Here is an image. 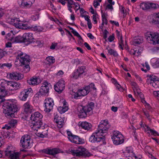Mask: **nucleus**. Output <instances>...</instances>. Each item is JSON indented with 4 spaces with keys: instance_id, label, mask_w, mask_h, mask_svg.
<instances>
[{
    "instance_id": "obj_1",
    "label": "nucleus",
    "mask_w": 159,
    "mask_h": 159,
    "mask_svg": "<svg viewBox=\"0 0 159 159\" xmlns=\"http://www.w3.org/2000/svg\"><path fill=\"white\" fill-rule=\"evenodd\" d=\"M109 128V125L107 121L101 120L96 131L89 138V141L93 143L101 142L105 145L106 144L104 142L105 139V134L107 132Z\"/></svg>"
},
{
    "instance_id": "obj_2",
    "label": "nucleus",
    "mask_w": 159,
    "mask_h": 159,
    "mask_svg": "<svg viewBox=\"0 0 159 159\" xmlns=\"http://www.w3.org/2000/svg\"><path fill=\"white\" fill-rule=\"evenodd\" d=\"M16 59L21 63L20 66L22 69V71L24 73L28 72L30 70V56L25 53L19 52H18Z\"/></svg>"
},
{
    "instance_id": "obj_3",
    "label": "nucleus",
    "mask_w": 159,
    "mask_h": 159,
    "mask_svg": "<svg viewBox=\"0 0 159 159\" xmlns=\"http://www.w3.org/2000/svg\"><path fill=\"white\" fill-rule=\"evenodd\" d=\"M94 107V103L92 102L89 103L84 107L81 106L77 108L78 114L80 118L85 117L88 115H90L93 113V109Z\"/></svg>"
},
{
    "instance_id": "obj_4",
    "label": "nucleus",
    "mask_w": 159,
    "mask_h": 159,
    "mask_svg": "<svg viewBox=\"0 0 159 159\" xmlns=\"http://www.w3.org/2000/svg\"><path fill=\"white\" fill-rule=\"evenodd\" d=\"M3 106L4 110V113L7 117L9 116L11 117L17 111V106L14 104L6 102L4 103Z\"/></svg>"
},
{
    "instance_id": "obj_5",
    "label": "nucleus",
    "mask_w": 159,
    "mask_h": 159,
    "mask_svg": "<svg viewBox=\"0 0 159 159\" xmlns=\"http://www.w3.org/2000/svg\"><path fill=\"white\" fill-rule=\"evenodd\" d=\"M70 153L73 155L77 157H89L92 155L84 148H79L78 149H75L70 148L69 149Z\"/></svg>"
},
{
    "instance_id": "obj_6",
    "label": "nucleus",
    "mask_w": 159,
    "mask_h": 159,
    "mask_svg": "<svg viewBox=\"0 0 159 159\" xmlns=\"http://www.w3.org/2000/svg\"><path fill=\"white\" fill-rule=\"evenodd\" d=\"M111 138L114 144L116 145L121 144L124 142L123 136L118 131H114L111 135Z\"/></svg>"
},
{
    "instance_id": "obj_7",
    "label": "nucleus",
    "mask_w": 159,
    "mask_h": 159,
    "mask_svg": "<svg viewBox=\"0 0 159 159\" xmlns=\"http://www.w3.org/2000/svg\"><path fill=\"white\" fill-rule=\"evenodd\" d=\"M148 41L153 45L159 44V34L157 33L148 32L146 35Z\"/></svg>"
},
{
    "instance_id": "obj_8",
    "label": "nucleus",
    "mask_w": 159,
    "mask_h": 159,
    "mask_svg": "<svg viewBox=\"0 0 159 159\" xmlns=\"http://www.w3.org/2000/svg\"><path fill=\"white\" fill-rule=\"evenodd\" d=\"M147 77L148 78L147 83L148 84H150L155 88L159 87V80L157 77L153 75H148Z\"/></svg>"
},
{
    "instance_id": "obj_9",
    "label": "nucleus",
    "mask_w": 159,
    "mask_h": 159,
    "mask_svg": "<svg viewBox=\"0 0 159 159\" xmlns=\"http://www.w3.org/2000/svg\"><path fill=\"white\" fill-rule=\"evenodd\" d=\"M51 87V85L50 83L46 81L43 82L38 93V95L48 96V95L49 88Z\"/></svg>"
},
{
    "instance_id": "obj_10",
    "label": "nucleus",
    "mask_w": 159,
    "mask_h": 159,
    "mask_svg": "<svg viewBox=\"0 0 159 159\" xmlns=\"http://www.w3.org/2000/svg\"><path fill=\"white\" fill-rule=\"evenodd\" d=\"M20 142L22 147L25 148L30 147L32 145V141L30 136L28 135L23 136L21 139Z\"/></svg>"
},
{
    "instance_id": "obj_11",
    "label": "nucleus",
    "mask_w": 159,
    "mask_h": 159,
    "mask_svg": "<svg viewBox=\"0 0 159 159\" xmlns=\"http://www.w3.org/2000/svg\"><path fill=\"white\" fill-rule=\"evenodd\" d=\"M44 111L47 113L49 112L53 109L54 104L53 99L50 98L45 99L44 101Z\"/></svg>"
},
{
    "instance_id": "obj_12",
    "label": "nucleus",
    "mask_w": 159,
    "mask_h": 159,
    "mask_svg": "<svg viewBox=\"0 0 159 159\" xmlns=\"http://www.w3.org/2000/svg\"><path fill=\"white\" fill-rule=\"evenodd\" d=\"M32 93L33 90L31 88L25 89L20 92L19 97L20 100L25 101L28 96L31 95Z\"/></svg>"
},
{
    "instance_id": "obj_13",
    "label": "nucleus",
    "mask_w": 159,
    "mask_h": 159,
    "mask_svg": "<svg viewBox=\"0 0 159 159\" xmlns=\"http://www.w3.org/2000/svg\"><path fill=\"white\" fill-rule=\"evenodd\" d=\"M35 0H18V3L21 7L29 8L32 6Z\"/></svg>"
},
{
    "instance_id": "obj_14",
    "label": "nucleus",
    "mask_w": 159,
    "mask_h": 159,
    "mask_svg": "<svg viewBox=\"0 0 159 159\" xmlns=\"http://www.w3.org/2000/svg\"><path fill=\"white\" fill-rule=\"evenodd\" d=\"M86 72V68L85 66H79L74 71L73 75V77L76 79H78Z\"/></svg>"
},
{
    "instance_id": "obj_15",
    "label": "nucleus",
    "mask_w": 159,
    "mask_h": 159,
    "mask_svg": "<svg viewBox=\"0 0 159 159\" xmlns=\"http://www.w3.org/2000/svg\"><path fill=\"white\" fill-rule=\"evenodd\" d=\"M5 156L10 159H20V153L9 150L7 148L5 151Z\"/></svg>"
},
{
    "instance_id": "obj_16",
    "label": "nucleus",
    "mask_w": 159,
    "mask_h": 159,
    "mask_svg": "<svg viewBox=\"0 0 159 159\" xmlns=\"http://www.w3.org/2000/svg\"><path fill=\"white\" fill-rule=\"evenodd\" d=\"M42 151L45 153L52 156H54L59 153L63 152L61 149L57 148L52 149L47 148L43 149Z\"/></svg>"
},
{
    "instance_id": "obj_17",
    "label": "nucleus",
    "mask_w": 159,
    "mask_h": 159,
    "mask_svg": "<svg viewBox=\"0 0 159 159\" xmlns=\"http://www.w3.org/2000/svg\"><path fill=\"white\" fill-rule=\"evenodd\" d=\"M54 89L57 92L61 93L65 88V81L61 79L54 86Z\"/></svg>"
},
{
    "instance_id": "obj_18",
    "label": "nucleus",
    "mask_w": 159,
    "mask_h": 159,
    "mask_svg": "<svg viewBox=\"0 0 159 159\" xmlns=\"http://www.w3.org/2000/svg\"><path fill=\"white\" fill-rule=\"evenodd\" d=\"M8 82V81L4 79L0 80V84L1 87L3 88V89L0 90V98L1 99L4 96Z\"/></svg>"
},
{
    "instance_id": "obj_19",
    "label": "nucleus",
    "mask_w": 159,
    "mask_h": 159,
    "mask_svg": "<svg viewBox=\"0 0 159 159\" xmlns=\"http://www.w3.org/2000/svg\"><path fill=\"white\" fill-rule=\"evenodd\" d=\"M43 125V123L42 121H32L30 124V126L32 129L33 130L34 132L35 131L36 132L35 133L36 134L38 129H40Z\"/></svg>"
},
{
    "instance_id": "obj_20",
    "label": "nucleus",
    "mask_w": 159,
    "mask_h": 159,
    "mask_svg": "<svg viewBox=\"0 0 159 159\" xmlns=\"http://www.w3.org/2000/svg\"><path fill=\"white\" fill-rule=\"evenodd\" d=\"M43 115L38 111L35 112L31 115L30 119L32 121H42Z\"/></svg>"
},
{
    "instance_id": "obj_21",
    "label": "nucleus",
    "mask_w": 159,
    "mask_h": 159,
    "mask_svg": "<svg viewBox=\"0 0 159 159\" xmlns=\"http://www.w3.org/2000/svg\"><path fill=\"white\" fill-rule=\"evenodd\" d=\"M24 42H28L31 43L34 42V38L31 33H25L23 34Z\"/></svg>"
},
{
    "instance_id": "obj_22",
    "label": "nucleus",
    "mask_w": 159,
    "mask_h": 159,
    "mask_svg": "<svg viewBox=\"0 0 159 159\" xmlns=\"http://www.w3.org/2000/svg\"><path fill=\"white\" fill-rule=\"evenodd\" d=\"M23 108L24 112L26 113H31L34 111L33 107L29 102H26L24 104Z\"/></svg>"
},
{
    "instance_id": "obj_23",
    "label": "nucleus",
    "mask_w": 159,
    "mask_h": 159,
    "mask_svg": "<svg viewBox=\"0 0 159 159\" xmlns=\"http://www.w3.org/2000/svg\"><path fill=\"white\" fill-rule=\"evenodd\" d=\"M8 75L11 79L17 80L22 79L24 77L23 75L17 72H12L10 73Z\"/></svg>"
},
{
    "instance_id": "obj_24",
    "label": "nucleus",
    "mask_w": 159,
    "mask_h": 159,
    "mask_svg": "<svg viewBox=\"0 0 159 159\" xmlns=\"http://www.w3.org/2000/svg\"><path fill=\"white\" fill-rule=\"evenodd\" d=\"M54 120L57 124V127L59 128L62 127L64 123V119L57 115L54 117Z\"/></svg>"
},
{
    "instance_id": "obj_25",
    "label": "nucleus",
    "mask_w": 159,
    "mask_h": 159,
    "mask_svg": "<svg viewBox=\"0 0 159 159\" xmlns=\"http://www.w3.org/2000/svg\"><path fill=\"white\" fill-rule=\"evenodd\" d=\"M68 109V104L66 101H64L63 102V105L62 107L60 106L57 108L58 111L61 114L65 112Z\"/></svg>"
},
{
    "instance_id": "obj_26",
    "label": "nucleus",
    "mask_w": 159,
    "mask_h": 159,
    "mask_svg": "<svg viewBox=\"0 0 159 159\" xmlns=\"http://www.w3.org/2000/svg\"><path fill=\"white\" fill-rule=\"evenodd\" d=\"M38 78L33 77L30 79L27 80V82L30 85H37L39 84V82L38 81Z\"/></svg>"
},
{
    "instance_id": "obj_27",
    "label": "nucleus",
    "mask_w": 159,
    "mask_h": 159,
    "mask_svg": "<svg viewBox=\"0 0 159 159\" xmlns=\"http://www.w3.org/2000/svg\"><path fill=\"white\" fill-rule=\"evenodd\" d=\"M23 39V35L22 36L18 35L15 37L11 38L10 40L12 43H19L24 42V39Z\"/></svg>"
},
{
    "instance_id": "obj_28",
    "label": "nucleus",
    "mask_w": 159,
    "mask_h": 159,
    "mask_svg": "<svg viewBox=\"0 0 159 159\" xmlns=\"http://www.w3.org/2000/svg\"><path fill=\"white\" fill-rule=\"evenodd\" d=\"M152 22L155 24H159V12L153 14L152 16Z\"/></svg>"
},
{
    "instance_id": "obj_29",
    "label": "nucleus",
    "mask_w": 159,
    "mask_h": 159,
    "mask_svg": "<svg viewBox=\"0 0 159 159\" xmlns=\"http://www.w3.org/2000/svg\"><path fill=\"white\" fill-rule=\"evenodd\" d=\"M133 151L132 148L131 147H127L125 152H124V154L126 157H128L129 159H130L131 155L133 154Z\"/></svg>"
},
{
    "instance_id": "obj_30",
    "label": "nucleus",
    "mask_w": 159,
    "mask_h": 159,
    "mask_svg": "<svg viewBox=\"0 0 159 159\" xmlns=\"http://www.w3.org/2000/svg\"><path fill=\"white\" fill-rule=\"evenodd\" d=\"M80 126L82 128L87 131L90 129L92 127L91 124L86 121L82 122L80 124Z\"/></svg>"
},
{
    "instance_id": "obj_31",
    "label": "nucleus",
    "mask_w": 159,
    "mask_h": 159,
    "mask_svg": "<svg viewBox=\"0 0 159 159\" xmlns=\"http://www.w3.org/2000/svg\"><path fill=\"white\" fill-rule=\"evenodd\" d=\"M150 2H143L140 4V7L143 10H147L150 9Z\"/></svg>"
},
{
    "instance_id": "obj_32",
    "label": "nucleus",
    "mask_w": 159,
    "mask_h": 159,
    "mask_svg": "<svg viewBox=\"0 0 159 159\" xmlns=\"http://www.w3.org/2000/svg\"><path fill=\"white\" fill-rule=\"evenodd\" d=\"M143 37L138 36L134 37V43L136 44H139L143 42Z\"/></svg>"
},
{
    "instance_id": "obj_33",
    "label": "nucleus",
    "mask_w": 159,
    "mask_h": 159,
    "mask_svg": "<svg viewBox=\"0 0 159 159\" xmlns=\"http://www.w3.org/2000/svg\"><path fill=\"white\" fill-rule=\"evenodd\" d=\"M86 87L87 90L89 91V93L91 91L94 93L96 92V89L95 87V85L93 83H91L89 85L86 86Z\"/></svg>"
},
{
    "instance_id": "obj_34",
    "label": "nucleus",
    "mask_w": 159,
    "mask_h": 159,
    "mask_svg": "<svg viewBox=\"0 0 159 159\" xmlns=\"http://www.w3.org/2000/svg\"><path fill=\"white\" fill-rule=\"evenodd\" d=\"M88 90L86 86H85L83 89L78 90V92L80 93V96H84L86 95L89 93V91Z\"/></svg>"
},
{
    "instance_id": "obj_35",
    "label": "nucleus",
    "mask_w": 159,
    "mask_h": 159,
    "mask_svg": "<svg viewBox=\"0 0 159 159\" xmlns=\"http://www.w3.org/2000/svg\"><path fill=\"white\" fill-rule=\"evenodd\" d=\"M67 134L68 136V138L69 140L72 143H73L74 141L75 140V137H76V135H73L70 131H67Z\"/></svg>"
},
{
    "instance_id": "obj_36",
    "label": "nucleus",
    "mask_w": 159,
    "mask_h": 159,
    "mask_svg": "<svg viewBox=\"0 0 159 159\" xmlns=\"http://www.w3.org/2000/svg\"><path fill=\"white\" fill-rule=\"evenodd\" d=\"M102 25H103L104 24L107 25V17L108 16L107 13H103L102 11Z\"/></svg>"
},
{
    "instance_id": "obj_37",
    "label": "nucleus",
    "mask_w": 159,
    "mask_h": 159,
    "mask_svg": "<svg viewBox=\"0 0 159 159\" xmlns=\"http://www.w3.org/2000/svg\"><path fill=\"white\" fill-rule=\"evenodd\" d=\"M45 60L47 63L49 64H53L55 61L54 58L52 56H48L47 57Z\"/></svg>"
},
{
    "instance_id": "obj_38",
    "label": "nucleus",
    "mask_w": 159,
    "mask_h": 159,
    "mask_svg": "<svg viewBox=\"0 0 159 159\" xmlns=\"http://www.w3.org/2000/svg\"><path fill=\"white\" fill-rule=\"evenodd\" d=\"M75 139L74 141V143L77 144H81L84 143V140L80 138L79 136H77L76 137H75Z\"/></svg>"
},
{
    "instance_id": "obj_39",
    "label": "nucleus",
    "mask_w": 159,
    "mask_h": 159,
    "mask_svg": "<svg viewBox=\"0 0 159 159\" xmlns=\"http://www.w3.org/2000/svg\"><path fill=\"white\" fill-rule=\"evenodd\" d=\"M7 22L13 25L14 26L15 23H16L17 21H19V18H8L7 20Z\"/></svg>"
},
{
    "instance_id": "obj_40",
    "label": "nucleus",
    "mask_w": 159,
    "mask_h": 159,
    "mask_svg": "<svg viewBox=\"0 0 159 159\" xmlns=\"http://www.w3.org/2000/svg\"><path fill=\"white\" fill-rule=\"evenodd\" d=\"M20 84L19 83L13 82L12 90H16L20 88Z\"/></svg>"
},
{
    "instance_id": "obj_41",
    "label": "nucleus",
    "mask_w": 159,
    "mask_h": 159,
    "mask_svg": "<svg viewBox=\"0 0 159 159\" xmlns=\"http://www.w3.org/2000/svg\"><path fill=\"white\" fill-rule=\"evenodd\" d=\"M108 53L114 57H117L118 55L117 52L115 50L111 48H109L108 50Z\"/></svg>"
},
{
    "instance_id": "obj_42",
    "label": "nucleus",
    "mask_w": 159,
    "mask_h": 159,
    "mask_svg": "<svg viewBox=\"0 0 159 159\" xmlns=\"http://www.w3.org/2000/svg\"><path fill=\"white\" fill-rule=\"evenodd\" d=\"M131 52V54L132 55L138 57L141 54V51H140L139 49H136L135 50H133Z\"/></svg>"
},
{
    "instance_id": "obj_43",
    "label": "nucleus",
    "mask_w": 159,
    "mask_h": 159,
    "mask_svg": "<svg viewBox=\"0 0 159 159\" xmlns=\"http://www.w3.org/2000/svg\"><path fill=\"white\" fill-rule=\"evenodd\" d=\"M133 90L135 94H137L141 98H143V95L138 88L135 89H133Z\"/></svg>"
},
{
    "instance_id": "obj_44",
    "label": "nucleus",
    "mask_w": 159,
    "mask_h": 159,
    "mask_svg": "<svg viewBox=\"0 0 159 159\" xmlns=\"http://www.w3.org/2000/svg\"><path fill=\"white\" fill-rule=\"evenodd\" d=\"M147 130L149 131L151 133L152 135H153L155 136H159V133H158L157 131L151 129L148 126H147Z\"/></svg>"
},
{
    "instance_id": "obj_45",
    "label": "nucleus",
    "mask_w": 159,
    "mask_h": 159,
    "mask_svg": "<svg viewBox=\"0 0 159 159\" xmlns=\"http://www.w3.org/2000/svg\"><path fill=\"white\" fill-rule=\"evenodd\" d=\"M152 65L154 68H157L159 67V59H156L154 62L151 61Z\"/></svg>"
},
{
    "instance_id": "obj_46",
    "label": "nucleus",
    "mask_w": 159,
    "mask_h": 159,
    "mask_svg": "<svg viewBox=\"0 0 159 159\" xmlns=\"http://www.w3.org/2000/svg\"><path fill=\"white\" fill-rule=\"evenodd\" d=\"M17 121L16 120L12 119L9 122L8 125H10L11 127H14L17 125Z\"/></svg>"
},
{
    "instance_id": "obj_47",
    "label": "nucleus",
    "mask_w": 159,
    "mask_h": 159,
    "mask_svg": "<svg viewBox=\"0 0 159 159\" xmlns=\"http://www.w3.org/2000/svg\"><path fill=\"white\" fill-rule=\"evenodd\" d=\"M12 83L13 81H8V84L7 85V87L6 89V91L7 90H12L11 89L12 88Z\"/></svg>"
},
{
    "instance_id": "obj_48",
    "label": "nucleus",
    "mask_w": 159,
    "mask_h": 159,
    "mask_svg": "<svg viewBox=\"0 0 159 159\" xmlns=\"http://www.w3.org/2000/svg\"><path fill=\"white\" fill-rule=\"evenodd\" d=\"M71 32L74 34L75 36L78 37L79 39L83 40L81 36L76 31H75V30H73V31H71Z\"/></svg>"
},
{
    "instance_id": "obj_49",
    "label": "nucleus",
    "mask_w": 159,
    "mask_h": 159,
    "mask_svg": "<svg viewBox=\"0 0 159 159\" xmlns=\"http://www.w3.org/2000/svg\"><path fill=\"white\" fill-rule=\"evenodd\" d=\"M150 9H156L159 8V6L158 4H156L152 3H150Z\"/></svg>"
},
{
    "instance_id": "obj_50",
    "label": "nucleus",
    "mask_w": 159,
    "mask_h": 159,
    "mask_svg": "<svg viewBox=\"0 0 159 159\" xmlns=\"http://www.w3.org/2000/svg\"><path fill=\"white\" fill-rule=\"evenodd\" d=\"M20 21L19 19V21H17L16 23H15L14 26L17 28L20 29L22 23H20Z\"/></svg>"
},
{
    "instance_id": "obj_51",
    "label": "nucleus",
    "mask_w": 159,
    "mask_h": 159,
    "mask_svg": "<svg viewBox=\"0 0 159 159\" xmlns=\"http://www.w3.org/2000/svg\"><path fill=\"white\" fill-rule=\"evenodd\" d=\"M12 65L10 63H4L2 64H0V67L2 68L4 67H7L8 68H10L11 67Z\"/></svg>"
},
{
    "instance_id": "obj_52",
    "label": "nucleus",
    "mask_w": 159,
    "mask_h": 159,
    "mask_svg": "<svg viewBox=\"0 0 159 159\" xmlns=\"http://www.w3.org/2000/svg\"><path fill=\"white\" fill-rule=\"evenodd\" d=\"M119 47L121 48V49L123 50V46L124 45L123 44V40H122V38H120V39H119Z\"/></svg>"
},
{
    "instance_id": "obj_53",
    "label": "nucleus",
    "mask_w": 159,
    "mask_h": 159,
    "mask_svg": "<svg viewBox=\"0 0 159 159\" xmlns=\"http://www.w3.org/2000/svg\"><path fill=\"white\" fill-rule=\"evenodd\" d=\"M142 157L140 156H137L133 153L131 154L130 158H131L132 159H141Z\"/></svg>"
},
{
    "instance_id": "obj_54",
    "label": "nucleus",
    "mask_w": 159,
    "mask_h": 159,
    "mask_svg": "<svg viewBox=\"0 0 159 159\" xmlns=\"http://www.w3.org/2000/svg\"><path fill=\"white\" fill-rule=\"evenodd\" d=\"M28 25L27 24H25L23 23H22L20 29L25 30L28 28Z\"/></svg>"
},
{
    "instance_id": "obj_55",
    "label": "nucleus",
    "mask_w": 159,
    "mask_h": 159,
    "mask_svg": "<svg viewBox=\"0 0 159 159\" xmlns=\"http://www.w3.org/2000/svg\"><path fill=\"white\" fill-rule=\"evenodd\" d=\"M37 32H41L43 30L44 28L43 27L40 26H37Z\"/></svg>"
},
{
    "instance_id": "obj_56",
    "label": "nucleus",
    "mask_w": 159,
    "mask_h": 159,
    "mask_svg": "<svg viewBox=\"0 0 159 159\" xmlns=\"http://www.w3.org/2000/svg\"><path fill=\"white\" fill-rule=\"evenodd\" d=\"M112 5H112V4H107L106 7V9H108L112 10L113 9V7L112 6Z\"/></svg>"
},
{
    "instance_id": "obj_57",
    "label": "nucleus",
    "mask_w": 159,
    "mask_h": 159,
    "mask_svg": "<svg viewBox=\"0 0 159 159\" xmlns=\"http://www.w3.org/2000/svg\"><path fill=\"white\" fill-rule=\"evenodd\" d=\"M143 111L145 115L148 119H149V116L148 111H146L145 109L143 110Z\"/></svg>"
},
{
    "instance_id": "obj_58",
    "label": "nucleus",
    "mask_w": 159,
    "mask_h": 159,
    "mask_svg": "<svg viewBox=\"0 0 159 159\" xmlns=\"http://www.w3.org/2000/svg\"><path fill=\"white\" fill-rule=\"evenodd\" d=\"M108 40L110 42H111L113 41L114 39V36L113 34L110 36L108 38Z\"/></svg>"
},
{
    "instance_id": "obj_59",
    "label": "nucleus",
    "mask_w": 159,
    "mask_h": 159,
    "mask_svg": "<svg viewBox=\"0 0 159 159\" xmlns=\"http://www.w3.org/2000/svg\"><path fill=\"white\" fill-rule=\"evenodd\" d=\"M11 127L10 125H5L2 127V129H6L7 130H8L11 129Z\"/></svg>"
},
{
    "instance_id": "obj_60",
    "label": "nucleus",
    "mask_w": 159,
    "mask_h": 159,
    "mask_svg": "<svg viewBox=\"0 0 159 159\" xmlns=\"http://www.w3.org/2000/svg\"><path fill=\"white\" fill-rule=\"evenodd\" d=\"M108 32L106 30H105L103 32V38L106 39L107 37V34L108 33Z\"/></svg>"
},
{
    "instance_id": "obj_61",
    "label": "nucleus",
    "mask_w": 159,
    "mask_h": 159,
    "mask_svg": "<svg viewBox=\"0 0 159 159\" xmlns=\"http://www.w3.org/2000/svg\"><path fill=\"white\" fill-rule=\"evenodd\" d=\"M74 98L75 99H77L80 96V93H79V92H78V91L76 93H75L73 95Z\"/></svg>"
},
{
    "instance_id": "obj_62",
    "label": "nucleus",
    "mask_w": 159,
    "mask_h": 159,
    "mask_svg": "<svg viewBox=\"0 0 159 159\" xmlns=\"http://www.w3.org/2000/svg\"><path fill=\"white\" fill-rule=\"evenodd\" d=\"M100 5V3L96 0H95L93 2V6L94 7L96 8L98 6Z\"/></svg>"
},
{
    "instance_id": "obj_63",
    "label": "nucleus",
    "mask_w": 159,
    "mask_h": 159,
    "mask_svg": "<svg viewBox=\"0 0 159 159\" xmlns=\"http://www.w3.org/2000/svg\"><path fill=\"white\" fill-rule=\"evenodd\" d=\"M65 1L67 2V5H73L74 4V2L73 0H65Z\"/></svg>"
},
{
    "instance_id": "obj_64",
    "label": "nucleus",
    "mask_w": 159,
    "mask_h": 159,
    "mask_svg": "<svg viewBox=\"0 0 159 159\" xmlns=\"http://www.w3.org/2000/svg\"><path fill=\"white\" fill-rule=\"evenodd\" d=\"M97 15V14H95L94 15H93V19L94 22V24H96L97 23L96 18V15Z\"/></svg>"
}]
</instances>
